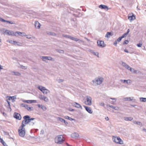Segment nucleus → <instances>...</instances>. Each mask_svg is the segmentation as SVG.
I'll list each match as a JSON object with an SVG mask.
<instances>
[{"label": "nucleus", "instance_id": "1", "mask_svg": "<svg viewBox=\"0 0 146 146\" xmlns=\"http://www.w3.org/2000/svg\"><path fill=\"white\" fill-rule=\"evenodd\" d=\"M30 116L29 115H25L24 116L23 118L24 119L22 123L21 126L25 127L26 124L29 123L30 122L31 120H34L35 118H30Z\"/></svg>", "mask_w": 146, "mask_h": 146}, {"label": "nucleus", "instance_id": "2", "mask_svg": "<svg viewBox=\"0 0 146 146\" xmlns=\"http://www.w3.org/2000/svg\"><path fill=\"white\" fill-rule=\"evenodd\" d=\"M64 137L62 135H58L55 139V143L58 144H62L64 141V139H63Z\"/></svg>", "mask_w": 146, "mask_h": 146}, {"label": "nucleus", "instance_id": "3", "mask_svg": "<svg viewBox=\"0 0 146 146\" xmlns=\"http://www.w3.org/2000/svg\"><path fill=\"white\" fill-rule=\"evenodd\" d=\"M24 127L21 125L19 127L18 130L19 134V135L21 137H24L25 135V129Z\"/></svg>", "mask_w": 146, "mask_h": 146}, {"label": "nucleus", "instance_id": "4", "mask_svg": "<svg viewBox=\"0 0 146 146\" xmlns=\"http://www.w3.org/2000/svg\"><path fill=\"white\" fill-rule=\"evenodd\" d=\"M103 80V78L102 77L96 78L94 80H93L92 82L93 84L95 85H97L101 84Z\"/></svg>", "mask_w": 146, "mask_h": 146}, {"label": "nucleus", "instance_id": "5", "mask_svg": "<svg viewBox=\"0 0 146 146\" xmlns=\"http://www.w3.org/2000/svg\"><path fill=\"white\" fill-rule=\"evenodd\" d=\"M38 88L41 91L44 95H46L50 93V90L46 89L45 87L42 86H38Z\"/></svg>", "mask_w": 146, "mask_h": 146}, {"label": "nucleus", "instance_id": "6", "mask_svg": "<svg viewBox=\"0 0 146 146\" xmlns=\"http://www.w3.org/2000/svg\"><path fill=\"white\" fill-rule=\"evenodd\" d=\"M113 141L117 143H119L121 144H123V141L120 139L119 137H113Z\"/></svg>", "mask_w": 146, "mask_h": 146}, {"label": "nucleus", "instance_id": "7", "mask_svg": "<svg viewBox=\"0 0 146 146\" xmlns=\"http://www.w3.org/2000/svg\"><path fill=\"white\" fill-rule=\"evenodd\" d=\"M38 98L40 100H43L46 102H48L49 101L48 98L44 95H39Z\"/></svg>", "mask_w": 146, "mask_h": 146}, {"label": "nucleus", "instance_id": "8", "mask_svg": "<svg viewBox=\"0 0 146 146\" xmlns=\"http://www.w3.org/2000/svg\"><path fill=\"white\" fill-rule=\"evenodd\" d=\"M62 36L64 37H66L67 38H69L72 40H73L75 41H76V42L80 40V39L77 38H75L74 37H72L69 35H62Z\"/></svg>", "mask_w": 146, "mask_h": 146}, {"label": "nucleus", "instance_id": "9", "mask_svg": "<svg viewBox=\"0 0 146 146\" xmlns=\"http://www.w3.org/2000/svg\"><path fill=\"white\" fill-rule=\"evenodd\" d=\"M97 43L98 46L101 48H103L106 46V44H104V42L103 40H98Z\"/></svg>", "mask_w": 146, "mask_h": 146}, {"label": "nucleus", "instance_id": "10", "mask_svg": "<svg viewBox=\"0 0 146 146\" xmlns=\"http://www.w3.org/2000/svg\"><path fill=\"white\" fill-rule=\"evenodd\" d=\"M86 97V104L90 106L92 104V98L90 96H87Z\"/></svg>", "mask_w": 146, "mask_h": 146}, {"label": "nucleus", "instance_id": "11", "mask_svg": "<svg viewBox=\"0 0 146 146\" xmlns=\"http://www.w3.org/2000/svg\"><path fill=\"white\" fill-rule=\"evenodd\" d=\"M14 117L15 118L19 120H21V115L16 112L14 113Z\"/></svg>", "mask_w": 146, "mask_h": 146}, {"label": "nucleus", "instance_id": "12", "mask_svg": "<svg viewBox=\"0 0 146 146\" xmlns=\"http://www.w3.org/2000/svg\"><path fill=\"white\" fill-rule=\"evenodd\" d=\"M72 105L76 107V108H81L82 109V107L79 104L76 102H74L72 103Z\"/></svg>", "mask_w": 146, "mask_h": 146}, {"label": "nucleus", "instance_id": "13", "mask_svg": "<svg viewBox=\"0 0 146 146\" xmlns=\"http://www.w3.org/2000/svg\"><path fill=\"white\" fill-rule=\"evenodd\" d=\"M5 33L9 35H14L16 36L15 34H14V33L13 31L8 30H6L5 31Z\"/></svg>", "mask_w": 146, "mask_h": 146}, {"label": "nucleus", "instance_id": "14", "mask_svg": "<svg viewBox=\"0 0 146 146\" xmlns=\"http://www.w3.org/2000/svg\"><path fill=\"white\" fill-rule=\"evenodd\" d=\"M122 65L129 70H131V68L124 62H122Z\"/></svg>", "mask_w": 146, "mask_h": 146}, {"label": "nucleus", "instance_id": "15", "mask_svg": "<svg viewBox=\"0 0 146 146\" xmlns=\"http://www.w3.org/2000/svg\"><path fill=\"white\" fill-rule=\"evenodd\" d=\"M84 108H85L86 110L90 113L91 114L93 113V111L90 108L86 106H84Z\"/></svg>", "mask_w": 146, "mask_h": 146}, {"label": "nucleus", "instance_id": "16", "mask_svg": "<svg viewBox=\"0 0 146 146\" xmlns=\"http://www.w3.org/2000/svg\"><path fill=\"white\" fill-rule=\"evenodd\" d=\"M37 106L39 108L41 109L43 111H45L47 109L46 106L44 105L38 104Z\"/></svg>", "mask_w": 146, "mask_h": 146}, {"label": "nucleus", "instance_id": "17", "mask_svg": "<svg viewBox=\"0 0 146 146\" xmlns=\"http://www.w3.org/2000/svg\"><path fill=\"white\" fill-rule=\"evenodd\" d=\"M128 19L130 21L133 20L135 19V15L132 13V15H130V16L128 17Z\"/></svg>", "mask_w": 146, "mask_h": 146}, {"label": "nucleus", "instance_id": "18", "mask_svg": "<svg viewBox=\"0 0 146 146\" xmlns=\"http://www.w3.org/2000/svg\"><path fill=\"white\" fill-rule=\"evenodd\" d=\"M99 7L102 9H104L107 10H108V7L104 5H99Z\"/></svg>", "mask_w": 146, "mask_h": 146}, {"label": "nucleus", "instance_id": "19", "mask_svg": "<svg viewBox=\"0 0 146 146\" xmlns=\"http://www.w3.org/2000/svg\"><path fill=\"white\" fill-rule=\"evenodd\" d=\"M22 101L25 103H32L35 102L36 100H23Z\"/></svg>", "mask_w": 146, "mask_h": 146}, {"label": "nucleus", "instance_id": "20", "mask_svg": "<svg viewBox=\"0 0 146 146\" xmlns=\"http://www.w3.org/2000/svg\"><path fill=\"white\" fill-rule=\"evenodd\" d=\"M78 134L76 132H74L72 133L71 135V137L74 138H76L79 137Z\"/></svg>", "mask_w": 146, "mask_h": 146}, {"label": "nucleus", "instance_id": "21", "mask_svg": "<svg viewBox=\"0 0 146 146\" xmlns=\"http://www.w3.org/2000/svg\"><path fill=\"white\" fill-rule=\"evenodd\" d=\"M123 119L125 121H131L133 119V118L132 117H123Z\"/></svg>", "mask_w": 146, "mask_h": 146}, {"label": "nucleus", "instance_id": "22", "mask_svg": "<svg viewBox=\"0 0 146 146\" xmlns=\"http://www.w3.org/2000/svg\"><path fill=\"white\" fill-rule=\"evenodd\" d=\"M47 34L48 35H51L53 36H55L56 35L54 33L52 32H47Z\"/></svg>", "mask_w": 146, "mask_h": 146}, {"label": "nucleus", "instance_id": "23", "mask_svg": "<svg viewBox=\"0 0 146 146\" xmlns=\"http://www.w3.org/2000/svg\"><path fill=\"white\" fill-rule=\"evenodd\" d=\"M16 96H14L12 97H10L9 98V100H12V102H14L15 100V99H16Z\"/></svg>", "mask_w": 146, "mask_h": 146}, {"label": "nucleus", "instance_id": "24", "mask_svg": "<svg viewBox=\"0 0 146 146\" xmlns=\"http://www.w3.org/2000/svg\"><path fill=\"white\" fill-rule=\"evenodd\" d=\"M113 35V34H112L111 33L109 32H108L105 35V37H110V36H112Z\"/></svg>", "mask_w": 146, "mask_h": 146}, {"label": "nucleus", "instance_id": "25", "mask_svg": "<svg viewBox=\"0 0 146 146\" xmlns=\"http://www.w3.org/2000/svg\"><path fill=\"white\" fill-rule=\"evenodd\" d=\"M36 123V121H34V120H31L30 122L29 123V124L31 125H33Z\"/></svg>", "mask_w": 146, "mask_h": 146}, {"label": "nucleus", "instance_id": "26", "mask_svg": "<svg viewBox=\"0 0 146 146\" xmlns=\"http://www.w3.org/2000/svg\"><path fill=\"white\" fill-rule=\"evenodd\" d=\"M12 73H13V74L17 76H19L21 75V74L18 72L13 71L12 72Z\"/></svg>", "mask_w": 146, "mask_h": 146}, {"label": "nucleus", "instance_id": "27", "mask_svg": "<svg viewBox=\"0 0 146 146\" xmlns=\"http://www.w3.org/2000/svg\"><path fill=\"white\" fill-rule=\"evenodd\" d=\"M124 100L125 101H131L132 100L131 97H127L124 98Z\"/></svg>", "mask_w": 146, "mask_h": 146}, {"label": "nucleus", "instance_id": "28", "mask_svg": "<svg viewBox=\"0 0 146 146\" xmlns=\"http://www.w3.org/2000/svg\"><path fill=\"white\" fill-rule=\"evenodd\" d=\"M0 142L2 143L4 146H5V145H6L5 143L3 140V139L1 138L0 136Z\"/></svg>", "mask_w": 146, "mask_h": 146}, {"label": "nucleus", "instance_id": "29", "mask_svg": "<svg viewBox=\"0 0 146 146\" xmlns=\"http://www.w3.org/2000/svg\"><path fill=\"white\" fill-rule=\"evenodd\" d=\"M133 123L134 124H136L139 125L140 126L142 125V123L140 122L136 121H133Z\"/></svg>", "mask_w": 146, "mask_h": 146}, {"label": "nucleus", "instance_id": "30", "mask_svg": "<svg viewBox=\"0 0 146 146\" xmlns=\"http://www.w3.org/2000/svg\"><path fill=\"white\" fill-rule=\"evenodd\" d=\"M0 21H2V22H6L7 23H9V22L10 21H6V20L4 19H2V18H1V17H0Z\"/></svg>", "mask_w": 146, "mask_h": 146}, {"label": "nucleus", "instance_id": "31", "mask_svg": "<svg viewBox=\"0 0 146 146\" xmlns=\"http://www.w3.org/2000/svg\"><path fill=\"white\" fill-rule=\"evenodd\" d=\"M22 44L20 42H16L15 41V42L14 43V44H15L16 45H18L19 46H21Z\"/></svg>", "mask_w": 146, "mask_h": 146}, {"label": "nucleus", "instance_id": "32", "mask_svg": "<svg viewBox=\"0 0 146 146\" xmlns=\"http://www.w3.org/2000/svg\"><path fill=\"white\" fill-rule=\"evenodd\" d=\"M109 106L112 108L114 109H115V110H118V108L117 107H116L114 106H113L110 105H109Z\"/></svg>", "mask_w": 146, "mask_h": 146}, {"label": "nucleus", "instance_id": "33", "mask_svg": "<svg viewBox=\"0 0 146 146\" xmlns=\"http://www.w3.org/2000/svg\"><path fill=\"white\" fill-rule=\"evenodd\" d=\"M42 61L46 62L45 60H47V56H42Z\"/></svg>", "mask_w": 146, "mask_h": 146}, {"label": "nucleus", "instance_id": "34", "mask_svg": "<svg viewBox=\"0 0 146 146\" xmlns=\"http://www.w3.org/2000/svg\"><path fill=\"white\" fill-rule=\"evenodd\" d=\"M140 100L141 102H146V98H141Z\"/></svg>", "mask_w": 146, "mask_h": 146}, {"label": "nucleus", "instance_id": "35", "mask_svg": "<svg viewBox=\"0 0 146 146\" xmlns=\"http://www.w3.org/2000/svg\"><path fill=\"white\" fill-rule=\"evenodd\" d=\"M7 41L8 42H9L10 43L14 44L15 42V41H13L12 40H7Z\"/></svg>", "mask_w": 146, "mask_h": 146}, {"label": "nucleus", "instance_id": "36", "mask_svg": "<svg viewBox=\"0 0 146 146\" xmlns=\"http://www.w3.org/2000/svg\"><path fill=\"white\" fill-rule=\"evenodd\" d=\"M131 72L134 73H136L137 71L136 70H135L134 69L132 68H131V70H129Z\"/></svg>", "mask_w": 146, "mask_h": 146}, {"label": "nucleus", "instance_id": "37", "mask_svg": "<svg viewBox=\"0 0 146 146\" xmlns=\"http://www.w3.org/2000/svg\"><path fill=\"white\" fill-rule=\"evenodd\" d=\"M56 51L60 53H64V51L63 50H56Z\"/></svg>", "mask_w": 146, "mask_h": 146}, {"label": "nucleus", "instance_id": "38", "mask_svg": "<svg viewBox=\"0 0 146 146\" xmlns=\"http://www.w3.org/2000/svg\"><path fill=\"white\" fill-rule=\"evenodd\" d=\"M120 80L121 81L123 82L124 83H126L127 84H128V80H123L121 79V80Z\"/></svg>", "mask_w": 146, "mask_h": 146}, {"label": "nucleus", "instance_id": "39", "mask_svg": "<svg viewBox=\"0 0 146 146\" xmlns=\"http://www.w3.org/2000/svg\"><path fill=\"white\" fill-rule=\"evenodd\" d=\"M110 99H112V100H114L115 101H111L110 102V103L111 104H114L115 103V102H116V99L115 98H110Z\"/></svg>", "mask_w": 146, "mask_h": 146}, {"label": "nucleus", "instance_id": "40", "mask_svg": "<svg viewBox=\"0 0 146 146\" xmlns=\"http://www.w3.org/2000/svg\"><path fill=\"white\" fill-rule=\"evenodd\" d=\"M58 120L61 122L65 121V120L61 117H58Z\"/></svg>", "mask_w": 146, "mask_h": 146}, {"label": "nucleus", "instance_id": "41", "mask_svg": "<svg viewBox=\"0 0 146 146\" xmlns=\"http://www.w3.org/2000/svg\"><path fill=\"white\" fill-rule=\"evenodd\" d=\"M25 107L28 110H31V107H29L27 105V106H26Z\"/></svg>", "mask_w": 146, "mask_h": 146}, {"label": "nucleus", "instance_id": "42", "mask_svg": "<svg viewBox=\"0 0 146 146\" xmlns=\"http://www.w3.org/2000/svg\"><path fill=\"white\" fill-rule=\"evenodd\" d=\"M122 38L121 37H119L118 38H117L116 40L117 42H120L122 40Z\"/></svg>", "mask_w": 146, "mask_h": 146}, {"label": "nucleus", "instance_id": "43", "mask_svg": "<svg viewBox=\"0 0 146 146\" xmlns=\"http://www.w3.org/2000/svg\"><path fill=\"white\" fill-rule=\"evenodd\" d=\"M127 35L126 33H125L122 36H121V37L122 38H123L126 37Z\"/></svg>", "mask_w": 146, "mask_h": 146}, {"label": "nucleus", "instance_id": "44", "mask_svg": "<svg viewBox=\"0 0 146 146\" xmlns=\"http://www.w3.org/2000/svg\"><path fill=\"white\" fill-rule=\"evenodd\" d=\"M20 106L21 107H25L27 106V105L25 104H20Z\"/></svg>", "mask_w": 146, "mask_h": 146}, {"label": "nucleus", "instance_id": "45", "mask_svg": "<svg viewBox=\"0 0 146 146\" xmlns=\"http://www.w3.org/2000/svg\"><path fill=\"white\" fill-rule=\"evenodd\" d=\"M53 60V58L51 57V56H47V60Z\"/></svg>", "mask_w": 146, "mask_h": 146}, {"label": "nucleus", "instance_id": "46", "mask_svg": "<svg viewBox=\"0 0 146 146\" xmlns=\"http://www.w3.org/2000/svg\"><path fill=\"white\" fill-rule=\"evenodd\" d=\"M129 42V41L128 40H125L123 42V44H127Z\"/></svg>", "mask_w": 146, "mask_h": 146}, {"label": "nucleus", "instance_id": "47", "mask_svg": "<svg viewBox=\"0 0 146 146\" xmlns=\"http://www.w3.org/2000/svg\"><path fill=\"white\" fill-rule=\"evenodd\" d=\"M21 36H27V35H26V33H22Z\"/></svg>", "mask_w": 146, "mask_h": 146}, {"label": "nucleus", "instance_id": "48", "mask_svg": "<svg viewBox=\"0 0 146 146\" xmlns=\"http://www.w3.org/2000/svg\"><path fill=\"white\" fill-rule=\"evenodd\" d=\"M99 104L100 106H104L105 105L104 104L103 102L100 103Z\"/></svg>", "mask_w": 146, "mask_h": 146}, {"label": "nucleus", "instance_id": "49", "mask_svg": "<svg viewBox=\"0 0 146 146\" xmlns=\"http://www.w3.org/2000/svg\"><path fill=\"white\" fill-rule=\"evenodd\" d=\"M142 45V44L141 43H139L137 44V46L138 47H140Z\"/></svg>", "mask_w": 146, "mask_h": 146}, {"label": "nucleus", "instance_id": "50", "mask_svg": "<svg viewBox=\"0 0 146 146\" xmlns=\"http://www.w3.org/2000/svg\"><path fill=\"white\" fill-rule=\"evenodd\" d=\"M22 32H17L15 33V34H17L18 35H21V34H22Z\"/></svg>", "mask_w": 146, "mask_h": 146}, {"label": "nucleus", "instance_id": "51", "mask_svg": "<svg viewBox=\"0 0 146 146\" xmlns=\"http://www.w3.org/2000/svg\"><path fill=\"white\" fill-rule=\"evenodd\" d=\"M26 36H27V38H31V35H27Z\"/></svg>", "mask_w": 146, "mask_h": 146}, {"label": "nucleus", "instance_id": "52", "mask_svg": "<svg viewBox=\"0 0 146 146\" xmlns=\"http://www.w3.org/2000/svg\"><path fill=\"white\" fill-rule=\"evenodd\" d=\"M64 81V80L62 79H60L58 81V83H61L62 82Z\"/></svg>", "mask_w": 146, "mask_h": 146}, {"label": "nucleus", "instance_id": "53", "mask_svg": "<svg viewBox=\"0 0 146 146\" xmlns=\"http://www.w3.org/2000/svg\"><path fill=\"white\" fill-rule=\"evenodd\" d=\"M94 54L96 56H97L98 57L99 54L98 52H94Z\"/></svg>", "mask_w": 146, "mask_h": 146}, {"label": "nucleus", "instance_id": "54", "mask_svg": "<svg viewBox=\"0 0 146 146\" xmlns=\"http://www.w3.org/2000/svg\"><path fill=\"white\" fill-rule=\"evenodd\" d=\"M117 41L116 40H115V41L113 43V44L114 45L116 46H117Z\"/></svg>", "mask_w": 146, "mask_h": 146}, {"label": "nucleus", "instance_id": "55", "mask_svg": "<svg viewBox=\"0 0 146 146\" xmlns=\"http://www.w3.org/2000/svg\"><path fill=\"white\" fill-rule=\"evenodd\" d=\"M37 22H38V25L37 26V27L38 28V29H39L40 28V27L41 26V25L38 21H37Z\"/></svg>", "mask_w": 146, "mask_h": 146}, {"label": "nucleus", "instance_id": "56", "mask_svg": "<svg viewBox=\"0 0 146 146\" xmlns=\"http://www.w3.org/2000/svg\"><path fill=\"white\" fill-rule=\"evenodd\" d=\"M44 133V131L43 130H42L41 131L40 134H43Z\"/></svg>", "mask_w": 146, "mask_h": 146}, {"label": "nucleus", "instance_id": "57", "mask_svg": "<svg viewBox=\"0 0 146 146\" xmlns=\"http://www.w3.org/2000/svg\"><path fill=\"white\" fill-rule=\"evenodd\" d=\"M68 119H69V120H70V121H72V120H74V119H72V118H71L70 117H69V118H68Z\"/></svg>", "mask_w": 146, "mask_h": 146}, {"label": "nucleus", "instance_id": "58", "mask_svg": "<svg viewBox=\"0 0 146 146\" xmlns=\"http://www.w3.org/2000/svg\"><path fill=\"white\" fill-rule=\"evenodd\" d=\"M69 116H65L64 117V118H65V119H68V118H69Z\"/></svg>", "mask_w": 146, "mask_h": 146}, {"label": "nucleus", "instance_id": "59", "mask_svg": "<svg viewBox=\"0 0 146 146\" xmlns=\"http://www.w3.org/2000/svg\"><path fill=\"white\" fill-rule=\"evenodd\" d=\"M7 102L8 103V106H10V102L8 101H7Z\"/></svg>", "mask_w": 146, "mask_h": 146}, {"label": "nucleus", "instance_id": "60", "mask_svg": "<svg viewBox=\"0 0 146 146\" xmlns=\"http://www.w3.org/2000/svg\"><path fill=\"white\" fill-rule=\"evenodd\" d=\"M105 119L107 121H108L109 120V118L108 117H105Z\"/></svg>", "mask_w": 146, "mask_h": 146}, {"label": "nucleus", "instance_id": "61", "mask_svg": "<svg viewBox=\"0 0 146 146\" xmlns=\"http://www.w3.org/2000/svg\"><path fill=\"white\" fill-rule=\"evenodd\" d=\"M124 51L125 52H127V53H128V51L127 50V49H125L124 50Z\"/></svg>", "mask_w": 146, "mask_h": 146}, {"label": "nucleus", "instance_id": "62", "mask_svg": "<svg viewBox=\"0 0 146 146\" xmlns=\"http://www.w3.org/2000/svg\"><path fill=\"white\" fill-rule=\"evenodd\" d=\"M129 29H128L127 30V31L126 33H125L127 35H128V34L129 33Z\"/></svg>", "mask_w": 146, "mask_h": 146}, {"label": "nucleus", "instance_id": "63", "mask_svg": "<svg viewBox=\"0 0 146 146\" xmlns=\"http://www.w3.org/2000/svg\"><path fill=\"white\" fill-rule=\"evenodd\" d=\"M12 59L13 60H17V58L15 57H13L12 58Z\"/></svg>", "mask_w": 146, "mask_h": 146}, {"label": "nucleus", "instance_id": "64", "mask_svg": "<svg viewBox=\"0 0 146 146\" xmlns=\"http://www.w3.org/2000/svg\"><path fill=\"white\" fill-rule=\"evenodd\" d=\"M9 23L11 24H15L14 23H13V22L11 21H10V22H9Z\"/></svg>", "mask_w": 146, "mask_h": 146}]
</instances>
